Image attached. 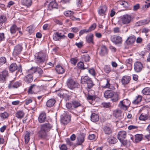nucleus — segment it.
Masks as SVG:
<instances>
[{"label":"nucleus","mask_w":150,"mask_h":150,"mask_svg":"<svg viewBox=\"0 0 150 150\" xmlns=\"http://www.w3.org/2000/svg\"><path fill=\"white\" fill-rule=\"evenodd\" d=\"M77 66L79 69L81 70L84 69H86L84 67L83 63L82 62H78L77 64Z\"/></svg>","instance_id":"obj_47"},{"label":"nucleus","mask_w":150,"mask_h":150,"mask_svg":"<svg viewBox=\"0 0 150 150\" xmlns=\"http://www.w3.org/2000/svg\"><path fill=\"white\" fill-rule=\"evenodd\" d=\"M55 70L57 73L59 74H62L65 71L64 69L60 65L56 66Z\"/></svg>","instance_id":"obj_24"},{"label":"nucleus","mask_w":150,"mask_h":150,"mask_svg":"<svg viewBox=\"0 0 150 150\" xmlns=\"http://www.w3.org/2000/svg\"><path fill=\"white\" fill-rule=\"evenodd\" d=\"M131 80V77L129 76H124L121 79V82L123 85H126Z\"/></svg>","instance_id":"obj_18"},{"label":"nucleus","mask_w":150,"mask_h":150,"mask_svg":"<svg viewBox=\"0 0 150 150\" xmlns=\"http://www.w3.org/2000/svg\"><path fill=\"white\" fill-rule=\"evenodd\" d=\"M113 31L115 33H121L120 28L117 27L114 28Z\"/></svg>","instance_id":"obj_63"},{"label":"nucleus","mask_w":150,"mask_h":150,"mask_svg":"<svg viewBox=\"0 0 150 150\" xmlns=\"http://www.w3.org/2000/svg\"><path fill=\"white\" fill-rule=\"evenodd\" d=\"M142 100V96L140 95H138L136 97L135 99L132 101V103L134 104H137L140 103Z\"/></svg>","instance_id":"obj_34"},{"label":"nucleus","mask_w":150,"mask_h":150,"mask_svg":"<svg viewBox=\"0 0 150 150\" xmlns=\"http://www.w3.org/2000/svg\"><path fill=\"white\" fill-rule=\"evenodd\" d=\"M73 106L74 109L76 108L81 105V104L78 101L76 100H74L72 102Z\"/></svg>","instance_id":"obj_41"},{"label":"nucleus","mask_w":150,"mask_h":150,"mask_svg":"<svg viewBox=\"0 0 150 150\" xmlns=\"http://www.w3.org/2000/svg\"><path fill=\"white\" fill-rule=\"evenodd\" d=\"M134 70L137 73L140 72L144 68L142 63L138 61H137L134 63Z\"/></svg>","instance_id":"obj_9"},{"label":"nucleus","mask_w":150,"mask_h":150,"mask_svg":"<svg viewBox=\"0 0 150 150\" xmlns=\"http://www.w3.org/2000/svg\"><path fill=\"white\" fill-rule=\"evenodd\" d=\"M104 71L107 74L109 73L111 71V67L109 65H105L104 67Z\"/></svg>","instance_id":"obj_44"},{"label":"nucleus","mask_w":150,"mask_h":150,"mask_svg":"<svg viewBox=\"0 0 150 150\" xmlns=\"http://www.w3.org/2000/svg\"><path fill=\"white\" fill-rule=\"evenodd\" d=\"M111 40L116 44H121L122 41V38L119 36L114 35L112 36L111 38Z\"/></svg>","instance_id":"obj_11"},{"label":"nucleus","mask_w":150,"mask_h":150,"mask_svg":"<svg viewBox=\"0 0 150 150\" xmlns=\"http://www.w3.org/2000/svg\"><path fill=\"white\" fill-rule=\"evenodd\" d=\"M136 40V37L134 35H132L128 38L126 41L127 45H130L133 43Z\"/></svg>","instance_id":"obj_20"},{"label":"nucleus","mask_w":150,"mask_h":150,"mask_svg":"<svg viewBox=\"0 0 150 150\" xmlns=\"http://www.w3.org/2000/svg\"><path fill=\"white\" fill-rule=\"evenodd\" d=\"M37 67H32L28 70L27 73L31 74L32 75L34 73L37 72Z\"/></svg>","instance_id":"obj_37"},{"label":"nucleus","mask_w":150,"mask_h":150,"mask_svg":"<svg viewBox=\"0 0 150 150\" xmlns=\"http://www.w3.org/2000/svg\"><path fill=\"white\" fill-rule=\"evenodd\" d=\"M81 81L83 84H86L87 88L89 89L91 88L94 85L91 79L87 76H81Z\"/></svg>","instance_id":"obj_3"},{"label":"nucleus","mask_w":150,"mask_h":150,"mask_svg":"<svg viewBox=\"0 0 150 150\" xmlns=\"http://www.w3.org/2000/svg\"><path fill=\"white\" fill-rule=\"evenodd\" d=\"M59 95L61 98L64 99L66 100H69L71 97L70 94L68 91L65 90L60 91Z\"/></svg>","instance_id":"obj_7"},{"label":"nucleus","mask_w":150,"mask_h":150,"mask_svg":"<svg viewBox=\"0 0 150 150\" xmlns=\"http://www.w3.org/2000/svg\"><path fill=\"white\" fill-rule=\"evenodd\" d=\"M108 50L105 45H102L101 46L99 52V55L101 56H103L108 54Z\"/></svg>","instance_id":"obj_13"},{"label":"nucleus","mask_w":150,"mask_h":150,"mask_svg":"<svg viewBox=\"0 0 150 150\" xmlns=\"http://www.w3.org/2000/svg\"><path fill=\"white\" fill-rule=\"evenodd\" d=\"M142 92L144 95H150V88L146 87L144 88L142 91Z\"/></svg>","instance_id":"obj_40"},{"label":"nucleus","mask_w":150,"mask_h":150,"mask_svg":"<svg viewBox=\"0 0 150 150\" xmlns=\"http://www.w3.org/2000/svg\"><path fill=\"white\" fill-rule=\"evenodd\" d=\"M107 10L106 6L104 5L100 7V8L98 10V13L100 15L103 16Z\"/></svg>","instance_id":"obj_30"},{"label":"nucleus","mask_w":150,"mask_h":150,"mask_svg":"<svg viewBox=\"0 0 150 150\" xmlns=\"http://www.w3.org/2000/svg\"><path fill=\"white\" fill-rule=\"evenodd\" d=\"M1 75L6 79V78L8 76V72L7 71L5 70L3 71L2 72Z\"/></svg>","instance_id":"obj_57"},{"label":"nucleus","mask_w":150,"mask_h":150,"mask_svg":"<svg viewBox=\"0 0 150 150\" xmlns=\"http://www.w3.org/2000/svg\"><path fill=\"white\" fill-rule=\"evenodd\" d=\"M117 141V139L113 137H110L108 139V142L112 144L116 143Z\"/></svg>","instance_id":"obj_35"},{"label":"nucleus","mask_w":150,"mask_h":150,"mask_svg":"<svg viewBox=\"0 0 150 150\" xmlns=\"http://www.w3.org/2000/svg\"><path fill=\"white\" fill-rule=\"evenodd\" d=\"M130 104V101L127 99H124L121 101L118 104V106L121 109L126 110L127 108L129 107Z\"/></svg>","instance_id":"obj_5"},{"label":"nucleus","mask_w":150,"mask_h":150,"mask_svg":"<svg viewBox=\"0 0 150 150\" xmlns=\"http://www.w3.org/2000/svg\"><path fill=\"white\" fill-rule=\"evenodd\" d=\"M8 116V114L6 112L0 114V120L5 119L7 118Z\"/></svg>","instance_id":"obj_43"},{"label":"nucleus","mask_w":150,"mask_h":150,"mask_svg":"<svg viewBox=\"0 0 150 150\" xmlns=\"http://www.w3.org/2000/svg\"><path fill=\"white\" fill-rule=\"evenodd\" d=\"M142 138L143 135L142 134H137L135 135L134 142L136 143L139 142L142 140Z\"/></svg>","instance_id":"obj_31"},{"label":"nucleus","mask_w":150,"mask_h":150,"mask_svg":"<svg viewBox=\"0 0 150 150\" xmlns=\"http://www.w3.org/2000/svg\"><path fill=\"white\" fill-rule=\"evenodd\" d=\"M88 72L90 74L93 76H95L96 72L93 68H91L88 70Z\"/></svg>","instance_id":"obj_51"},{"label":"nucleus","mask_w":150,"mask_h":150,"mask_svg":"<svg viewBox=\"0 0 150 150\" xmlns=\"http://www.w3.org/2000/svg\"><path fill=\"white\" fill-rule=\"evenodd\" d=\"M103 131L105 134L108 135L110 134L112 132L111 128L107 126H105L104 127Z\"/></svg>","instance_id":"obj_32"},{"label":"nucleus","mask_w":150,"mask_h":150,"mask_svg":"<svg viewBox=\"0 0 150 150\" xmlns=\"http://www.w3.org/2000/svg\"><path fill=\"white\" fill-rule=\"evenodd\" d=\"M93 35L92 34L87 35L86 37V42L89 44H93Z\"/></svg>","instance_id":"obj_23"},{"label":"nucleus","mask_w":150,"mask_h":150,"mask_svg":"<svg viewBox=\"0 0 150 150\" xmlns=\"http://www.w3.org/2000/svg\"><path fill=\"white\" fill-rule=\"evenodd\" d=\"M56 103V100L53 99L51 98L48 100L46 102V105L48 107H51L53 106Z\"/></svg>","instance_id":"obj_25"},{"label":"nucleus","mask_w":150,"mask_h":150,"mask_svg":"<svg viewBox=\"0 0 150 150\" xmlns=\"http://www.w3.org/2000/svg\"><path fill=\"white\" fill-rule=\"evenodd\" d=\"M7 18L6 16H0V27H1L4 23H5Z\"/></svg>","instance_id":"obj_39"},{"label":"nucleus","mask_w":150,"mask_h":150,"mask_svg":"<svg viewBox=\"0 0 150 150\" xmlns=\"http://www.w3.org/2000/svg\"><path fill=\"white\" fill-rule=\"evenodd\" d=\"M8 69L9 71L11 73L14 72L16 70H17L18 72H21L22 70L21 65L18 66L17 64L14 63H13L10 65L8 67Z\"/></svg>","instance_id":"obj_4"},{"label":"nucleus","mask_w":150,"mask_h":150,"mask_svg":"<svg viewBox=\"0 0 150 150\" xmlns=\"http://www.w3.org/2000/svg\"><path fill=\"white\" fill-rule=\"evenodd\" d=\"M35 85H33L30 86L28 89V92L29 93L32 94L33 93V91H34V89L35 88Z\"/></svg>","instance_id":"obj_56"},{"label":"nucleus","mask_w":150,"mask_h":150,"mask_svg":"<svg viewBox=\"0 0 150 150\" xmlns=\"http://www.w3.org/2000/svg\"><path fill=\"white\" fill-rule=\"evenodd\" d=\"M131 16L127 14L124 15L121 18V21L123 24H129L131 22Z\"/></svg>","instance_id":"obj_8"},{"label":"nucleus","mask_w":150,"mask_h":150,"mask_svg":"<svg viewBox=\"0 0 150 150\" xmlns=\"http://www.w3.org/2000/svg\"><path fill=\"white\" fill-rule=\"evenodd\" d=\"M30 133L29 132H27L25 136V141L26 143L27 144L29 142L30 139Z\"/></svg>","instance_id":"obj_42"},{"label":"nucleus","mask_w":150,"mask_h":150,"mask_svg":"<svg viewBox=\"0 0 150 150\" xmlns=\"http://www.w3.org/2000/svg\"><path fill=\"white\" fill-rule=\"evenodd\" d=\"M105 84L102 86V87L105 88H109L110 86V80L108 79H106L104 81Z\"/></svg>","instance_id":"obj_46"},{"label":"nucleus","mask_w":150,"mask_h":150,"mask_svg":"<svg viewBox=\"0 0 150 150\" xmlns=\"http://www.w3.org/2000/svg\"><path fill=\"white\" fill-rule=\"evenodd\" d=\"M96 136L94 134H89L88 136V138L90 140H93L95 138Z\"/></svg>","instance_id":"obj_64"},{"label":"nucleus","mask_w":150,"mask_h":150,"mask_svg":"<svg viewBox=\"0 0 150 150\" xmlns=\"http://www.w3.org/2000/svg\"><path fill=\"white\" fill-rule=\"evenodd\" d=\"M148 117L147 114L142 113L140 116L139 119L140 120L145 121L147 119Z\"/></svg>","instance_id":"obj_38"},{"label":"nucleus","mask_w":150,"mask_h":150,"mask_svg":"<svg viewBox=\"0 0 150 150\" xmlns=\"http://www.w3.org/2000/svg\"><path fill=\"white\" fill-rule=\"evenodd\" d=\"M113 95V92L110 90H107L105 91L104 93V97L107 98H110Z\"/></svg>","instance_id":"obj_26"},{"label":"nucleus","mask_w":150,"mask_h":150,"mask_svg":"<svg viewBox=\"0 0 150 150\" xmlns=\"http://www.w3.org/2000/svg\"><path fill=\"white\" fill-rule=\"evenodd\" d=\"M67 84L68 87L72 90L77 88L78 86V84L71 79H69L67 80Z\"/></svg>","instance_id":"obj_6"},{"label":"nucleus","mask_w":150,"mask_h":150,"mask_svg":"<svg viewBox=\"0 0 150 150\" xmlns=\"http://www.w3.org/2000/svg\"><path fill=\"white\" fill-rule=\"evenodd\" d=\"M91 118V120L92 122H97L99 119L98 115L95 113H93L92 114Z\"/></svg>","instance_id":"obj_27"},{"label":"nucleus","mask_w":150,"mask_h":150,"mask_svg":"<svg viewBox=\"0 0 150 150\" xmlns=\"http://www.w3.org/2000/svg\"><path fill=\"white\" fill-rule=\"evenodd\" d=\"M60 150H67V148L65 144H62L59 147Z\"/></svg>","instance_id":"obj_62"},{"label":"nucleus","mask_w":150,"mask_h":150,"mask_svg":"<svg viewBox=\"0 0 150 150\" xmlns=\"http://www.w3.org/2000/svg\"><path fill=\"white\" fill-rule=\"evenodd\" d=\"M86 134L84 133H82L77 138V144L78 145H81L84 142Z\"/></svg>","instance_id":"obj_15"},{"label":"nucleus","mask_w":150,"mask_h":150,"mask_svg":"<svg viewBox=\"0 0 150 150\" xmlns=\"http://www.w3.org/2000/svg\"><path fill=\"white\" fill-rule=\"evenodd\" d=\"M25 113L22 110H18L16 113V116L18 118L21 119L24 116Z\"/></svg>","instance_id":"obj_29"},{"label":"nucleus","mask_w":150,"mask_h":150,"mask_svg":"<svg viewBox=\"0 0 150 150\" xmlns=\"http://www.w3.org/2000/svg\"><path fill=\"white\" fill-rule=\"evenodd\" d=\"M5 38L4 34V33H0V42L4 41Z\"/></svg>","instance_id":"obj_59"},{"label":"nucleus","mask_w":150,"mask_h":150,"mask_svg":"<svg viewBox=\"0 0 150 150\" xmlns=\"http://www.w3.org/2000/svg\"><path fill=\"white\" fill-rule=\"evenodd\" d=\"M33 80V77L32 75L28 73H27V74L25 77L24 79L25 81L28 83L31 82Z\"/></svg>","instance_id":"obj_21"},{"label":"nucleus","mask_w":150,"mask_h":150,"mask_svg":"<svg viewBox=\"0 0 150 150\" xmlns=\"http://www.w3.org/2000/svg\"><path fill=\"white\" fill-rule=\"evenodd\" d=\"M66 142L68 145L69 146H71L73 145V143L70 139L68 138H67L65 139Z\"/></svg>","instance_id":"obj_60"},{"label":"nucleus","mask_w":150,"mask_h":150,"mask_svg":"<svg viewBox=\"0 0 150 150\" xmlns=\"http://www.w3.org/2000/svg\"><path fill=\"white\" fill-rule=\"evenodd\" d=\"M96 24L95 23H93L88 29L89 32L90 31L94 30L96 28Z\"/></svg>","instance_id":"obj_54"},{"label":"nucleus","mask_w":150,"mask_h":150,"mask_svg":"<svg viewBox=\"0 0 150 150\" xmlns=\"http://www.w3.org/2000/svg\"><path fill=\"white\" fill-rule=\"evenodd\" d=\"M39 122H45V121L49 122L47 120L46 114L44 112H42L40 114L38 118Z\"/></svg>","instance_id":"obj_16"},{"label":"nucleus","mask_w":150,"mask_h":150,"mask_svg":"<svg viewBox=\"0 0 150 150\" xmlns=\"http://www.w3.org/2000/svg\"><path fill=\"white\" fill-rule=\"evenodd\" d=\"M6 62V58L4 57H2L0 58V67L3 64H5Z\"/></svg>","instance_id":"obj_48"},{"label":"nucleus","mask_w":150,"mask_h":150,"mask_svg":"<svg viewBox=\"0 0 150 150\" xmlns=\"http://www.w3.org/2000/svg\"><path fill=\"white\" fill-rule=\"evenodd\" d=\"M89 33L88 30L84 29L81 30L79 32V36H81L84 33Z\"/></svg>","instance_id":"obj_58"},{"label":"nucleus","mask_w":150,"mask_h":150,"mask_svg":"<svg viewBox=\"0 0 150 150\" xmlns=\"http://www.w3.org/2000/svg\"><path fill=\"white\" fill-rule=\"evenodd\" d=\"M96 99V96L88 95L87 97V99L88 100L93 101L95 100Z\"/></svg>","instance_id":"obj_55"},{"label":"nucleus","mask_w":150,"mask_h":150,"mask_svg":"<svg viewBox=\"0 0 150 150\" xmlns=\"http://www.w3.org/2000/svg\"><path fill=\"white\" fill-rule=\"evenodd\" d=\"M83 59L86 62H89L90 60V57L88 54H87L84 55L82 57Z\"/></svg>","instance_id":"obj_50"},{"label":"nucleus","mask_w":150,"mask_h":150,"mask_svg":"<svg viewBox=\"0 0 150 150\" xmlns=\"http://www.w3.org/2000/svg\"><path fill=\"white\" fill-rule=\"evenodd\" d=\"M22 83L21 81H12L10 82L8 84V87L9 89L17 88L21 86Z\"/></svg>","instance_id":"obj_10"},{"label":"nucleus","mask_w":150,"mask_h":150,"mask_svg":"<svg viewBox=\"0 0 150 150\" xmlns=\"http://www.w3.org/2000/svg\"><path fill=\"white\" fill-rule=\"evenodd\" d=\"M64 15L67 17H70L71 15H73L74 12L71 11H67L64 12Z\"/></svg>","instance_id":"obj_49"},{"label":"nucleus","mask_w":150,"mask_h":150,"mask_svg":"<svg viewBox=\"0 0 150 150\" xmlns=\"http://www.w3.org/2000/svg\"><path fill=\"white\" fill-rule=\"evenodd\" d=\"M58 8V5L57 3L54 1L50 2L48 6L47 10H51L53 8Z\"/></svg>","instance_id":"obj_19"},{"label":"nucleus","mask_w":150,"mask_h":150,"mask_svg":"<svg viewBox=\"0 0 150 150\" xmlns=\"http://www.w3.org/2000/svg\"><path fill=\"white\" fill-rule=\"evenodd\" d=\"M21 28L17 27L15 24H13L11 26L10 28V31L11 34H14L15 33L17 30H18L19 33H21Z\"/></svg>","instance_id":"obj_17"},{"label":"nucleus","mask_w":150,"mask_h":150,"mask_svg":"<svg viewBox=\"0 0 150 150\" xmlns=\"http://www.w3.org/2000/svg\"><path fill=\"white\" fill-rule=\"evenodd\" d=\"M21 3L23 5L29 7L31 6L32 1L31 0H22Z\"/></svg>","instance_id":"obj_28"},{"label":"nucleus","mask_w":150,"mask_h":150,"mask_svg":"<svg viewBox=\"0 0 150 150\" xmlns=\"http://www.w3.org/2000/svg\"><path fill=\"white\" fill-rule=\"evenodd\" d=\"M52 126L49 123H45L41 125L40 129L38 132V137L42 139L48 140L47 133L50 131Z\"/></svg>","instance_id":"obj_1"},{"label":"nucleus","mask_w":150,"mask_h":150,"mask_svg":"<svg viewBox=\"0 0 150 150\" xmlns=\"http://www.w3.org/2000/svg\"><path fill=\"white\" fill-rule=\"evenodd\" d=\"M66 106L67 108L70 110H72L74 109L72 103H66Z\"/></svg>","instance_id":"obj_45"},{"label":"nucleus","mask_w":150,"mask_h":150,"mask_svg":"<svg viewBox=\"0 0 150 150\" xmlns=\"http://www.w3.org/2000/svg\"><path fill=\"white\" fill-rule=\"evenodd\" d=\"M126 136V133L124 131H120L118 134L117 138L119 140L125 138Z\"/></svg>","instance_id":"obj_22"},{"label":"nucleus","mask_w":150,"mask_h":150,"mask_svg":"<svg viewBox=\"0 0 150 150\" xmlns=\"http://www.w3.org/2000/svg\"><path fill=\"white\" fill-rule=\"evenodd\" d=\"M112 97L111 100L113 102H117L120 99L119 95L117 92L113 93V95Z\"/></svg>","instance_id":"obj_33"},{"label":"nucleus","mask_w":150,"mask_h":150,"mask_svg":"<svg viewBox=\"0 0 150 150\" xmlns=\"http://www.w3.org/2000/svg\"><path fill=\"white\" fill-rule=\"evenodd\" d=\"M102 105L105 108H109L111 106V104L110 102H104L102 103Z\"/></svg>","instance_id":"obj_53"},{"label":"nucleus","mask_w":150,"mask_h":150,"mask_svg":"<svg viewBox=\"0 0 150 150\" xmlns=\"http://www.w3.org/2000/svg\"><path fill=\"white\" fill-rule=\"evenodd\" d=\"M48 58L45 52H40L38 54H36L35 56V62L38 64L40 67V64L43 63L45 60H48Z\"/></svg>","instance_id":"obj_2"},{"label":"nucleus","mask_w":150,"mask_h":150,"mask_svg":"<svg viewBox=\"0 0 150 150\" xmlns=\"http://www.w3.org/2000/svg\"><path fill=\"white\" fill-rule=\"evenodd\" d=\"M23 49L22 46L20 45H18L16 46L14 48L13 53V55L16 57L20 54Z\"/></svg>","instance_id":"obj_14"},{"label":"nucleus","mask_w":150,"mask_h":150,"mask_svg":"<svg viewBox=\"0 0 150 150\" xmlns=\"http://www.w3.org/2000/svg\"><path fill=\"white\" fill-rule=\"evenodd\" d=\"M65 37L64 34L58 32L54 33L53 36V39L55 41H59L61 39H64Z\"/></svg>","instance_id":"obj_12"},{"label":"nucleus","mask_w":150,"mask_h":150,"mask_svg":"<svg viewBox=\"0 0 150 150\" xmlns=\"http://www.w3.org/2000/svg\"><path fill=\"white\" fill-rule=\"evenodd\" d=\"M70 120V116L69 115H66L62 118L61 122H69Z\"/></svg>","instance_id":"obj_36"},{"label":"nucleus","mask_w":150,"mask_h":150,"mask_svg":"<svg viewBox=\"0 0 150 150\" xmlns=\"http://www.w3.org/2000/svg\"><path fill=\"white\" fill-rule=\"evenodd\" d=\"M37 71L39 74V76H43V70L40 68L37 67Z\"/></svg>","instance_id":"obj_52"},{"label":"nucleus","mask_w":150,"mask_h":150,"mask_svg":"<svg viewBox=\"0 0 150 150\" xmlns=\"http://www.w3.org/2000/svg\"><path fill=\"white\" fill-rule=\"evenodd\" d=\"M78 61V59L74 58H72L71 59V62L72 64L75 65Z\"/></svg>","instance_id":"obj_61"}]
</instances>
